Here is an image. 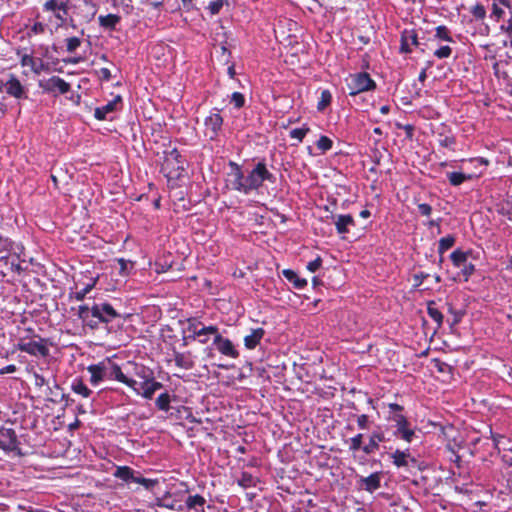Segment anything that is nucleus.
Listing matches in <instances>:
<instances>
[{
	"label": "nucleus",
	"mask_w": 512,
	"mask_h": 512,
	"mask_svg": "<svg viewBox=\"0 0 512 512\" xmlns=\"http://www.w3.org/2000/svg\"><path fill=\"white\" fill-rule=\"evenodd\" d=\"M186 164V160L182 157L179 151L174 148L165 152L164 161L161 166V172L168 180H177L185 171Z\"/></svg>",
	"instance_id": "1"
},
{
	"label": "nucleus",
	"mask_w": 512,
	"mask_h": 512,
	"mask_svg": "<svg viewBox=\"0 0 512 512\" xmlns=\"http://www.w3.org/2000/svg\"><path fill=\"white\" fill-rule=\"evenodd\" d=\"M246 195L262 187L265 181L276 182V177L268 169L264 161L258 162L255 167L245 176Z\"/></svg>",
	"instance_id": "2"
},
{
	"label": "nucleus",
	"mask_w": 512,
	"mask_h": 512,
	"mask_svg": "<svg viewBox=\"0 0 512 512\" xmlns=\"http://www.w3.org/2000/svg\"><path fill=\"white\" fill-rule=\"evenodd\" d=\"M349 96L357 102L361 93L371 91L376 88L375 81L366 72H359L350 75V81L347 84Z\"/></svg>",
	"instance_id": "3"
},
{
	"label": "nucleus",
	"mask_w": 512,
	"mask_h": 512,
	"mask_svg": "<svg viewBox=\"0 0 512 512\" xmlns=\"http://www.w3.org/2000/svg\"><path fill=\"white\" fill-rule=\"evenodd\" d=\"M387 421L394 424L395 430L393 435L397 438L404 440L407 443H411L415 437V431L410 427V422L407 417L401 413H394L387 415Z\"/></svg>",
	"instance_id": "4"
},
{
	"label": "nucleus",
	"mask_w": 512,
	"mask_h": 512,
	"mask_svg": "<svg viewBox=\"0 0 512 512\" xmlns=\"http://www.w3.org/2000/svg\"><path fill=\"white\" fill-rule=\"evenodd\" d=\"M38 87L43 93L54 96L67 94L71 90V85L59 76H52L47 79H40Z\"/></svg>",
	"instance_id": "5"
},
{
	"label": "nucleus",
	"mask_w": 512,
	"mask_h": 512,
	"mask_svg": "<svg viewBox=\"0 0 512 512\" xmlns=\"http://www.w3.org/2000/svg\"><path fill=\"white\" fill-rule=\"evenodd\" d=\"M441 434L447 442V449L456 457V461L460 460L457 451L462 447V437L460 432L451 424L441 427Z\"/></svg>",
	"instance_id": "6"
},
{
	"label": "nucleus",
	"mask_w": 512,
	"mask_h": 512,
	"mask_svg": "<svg viewBox=\"0 0 512 512\" xmlns=\"http://www.w3.org/2000/svg\"><path fill=\"white\" fill-rule=\"evenodd\" d=\"M16 432L11 428H0V449L6 452H14L21 456L23 453L19 447Z\"/></svg>",
	"instance_id": "7"
},
{
	"label": "nucleus",
	"mask_w": 512,
	"mask_h": 512,
	"mask_svg": "<svg viewBox=\"0 0 512 512\" xmlns=\"http://www.w3.org/2000/svg\"><path fill=\"white\" fill-rule=\"evenodd\" d=\"M119 316V313L110 303H94L92 306V317L96 318L98 323H110Z\"/></svg>",
	"instance_id": "8"
},
{
	"label": "nucleus",
	"mask_w": 512,
	"mask_h": 512,
	"mask_svg": "<svg viewBox=\"0 0 512 512\" xmlns=\"http://www.w3.org/2000/svg\"><path fill=\"white\" fill-rule=\"evenodd\" d=\"M44 12L52 13L59 21V25H63L68 16V3L59 0H47L42 7Z\"/></svg>",
	"instance_id": "9"
},
{
	"label": "nucleus",
	"mask_w": 512,
	"mask_h": 512,
	"mask_svg": "<svg viewBox=\"0 0 512 512\" xmlns=\"http://www.w3.org/2000/svg\"><path fill=\"white\" fill-rule=\"evenodd\" d=\"M107 371H108L107 379L117 380V381L125 384L129 388L133 389V391L136 394H139V389L137 387L138 382L136 380H134L133 378H130L127 375H125L123 373V371L121 370L120 366L111 362L110 359H109V366H107Z\"/></svg>",
	"instance_id": "10"
},
{
	"label": "nucleus",
	"mask_w": 512,
	"mask_h": 512,
	"mask_svg": "<svg viewBox=\"0 0 512 512\" xmlns=\"http://www.w3.org/2000/svg\"><path fill=\"white\" fill-rule=\"evenodd\" d=\"M17 348L20 351L26 352L32 356L46 357L49 355V348L45 344V339L42 338L40 339V341H20L17 344Z\"/></svg>",
	"instance_id": "11"
},
{
	"label": "nucleus",
	"mask_w": 512,
	"mask_h": 512,
	"mask_svg": "<svg viewBox=\"0 0 512 512\" xmlns=\"http://www.w3.org/2000/svg\"><path fill=\"white\" fill-rule=\"evenodd\" d=\"M386 435L380 426H377L368 437V443L362 447L366 455L375 453L380 448V444L387 441Z\"/></svg>",
	"instance_id": "12"
},
{
	"label": "nucleus",
	"mask_w": 512,
	"mask_h": 512,
	"mask_svg": "<svg viewBox=\"0 0 512 512\" xmlns=\"http://www.w3.org/2000/svg\"><path fill=\"white\" fill-rule=\"evenodd\" d=\"M4 88L9 96H12L16 99L27 98L25 87L22 85L20 80L13 74H11L8 80L4 83Z\"/></svg>",
	"instance_id": "13"
},
{
	"label": "nucleus",
	"mask_w": 512,
	"mask_h": 512,
	"mask_svg": "<svg viewBox=\"0 0 512 512\" xmlns=\"http://www.w3.org/2000/svg\"><path fill=\"white\" fill-rule=\"evenodd\" d=\"M213 344L221 354L234 359L239 357V352L234 347L232 341L228 338L222 337L219 332L217 333L216 337L213 338Z\"/></svg>",
	"instance_id": "14"
},
{
	"label": "nucleus",
	"mask_w": 512,
	"mask_h": 512,
	"mask_svg": "<svg viewBox=\"0 0 512 512\" xmlns=\"http://www.w3.org/2000/svg\"><path fill=\"white\" fill-rule=\"evenodd\" d=\"M107 366H109V359L87 367L88 372L91 374L90 382L92 385H97L104 379H107Z\"/></svg>",
	"instance_id": "15"
},
{
	"label": "nucleus",
	"mask_w": 512,
	"mask_h": 512,
	"mask_svg": "<svg viewBox=\"0 0 512 512\" xmlns=\"http://www.w3.org/2000/svg\"><path fill=\"white\" fill-rule=\"evenodd\" d=\"M231 167V187L233 190L238 191L246 195V184H245V175L241 170V167L235 163L230 162Z\"/></svg>",
	"instance_id": "16"
},
{
	"label": "nucleus",
	"mask_w": 512,
	"mask_h": 512,
	"mask_svg": "<svg viewBox=\"0 0 512 512\" xmlns=\"http://www.w3.org/2000/svg\"><path fill=\"white\" fill-rule=\"evenodd\" d=\"M383 473L381 471L374 472L367 477H360L358 485L361 489L373 493L381 487V479Z\"/></svg>",
	"instance_id": "17"
},
{
	"label": "nucleus",
	"mask_w": 512,
	"mask_h": 512,
	"mask_svg": "<svg viewBox=\"0 0 512 512\" xmlns=\"http://www.w3.org/2000/svg\"><path fill=\"white\" fill-rule=\"evenodd\" d=\"M392 463L397 467H409L411 464H416V459L410 454L409 449L406 450H395L390 454Z\"/></svg>",
	"instance_id": "18"
},
{
	"label": "nucleus",
	"mask_w": 512,
	"mask_h": 512,
	"mask_svg": "<svg viewBox=\"0 0 512 512\" xmlns=\"http://www.w3.org/2000/svg\"><path fill=\"white\" fill-rule=\"evenodd\" d=\"M122 97L117 95L113 100L109 101L107 104L97 107L94 111V116L97 120H105L107 119L108 114L117 110V106L121 104Z\"/></svg>",
	"instance_id": "19"
},
{
	"label": "nucleus",
	"mask_w": 512,
	"mask_h": 512,
	"mask_svg": "<svg viewBox=\"0 0 512 512\" xmlns=\"http://www.w3.org/2000/svg\"><path fill=\"white\" fill-rule=\"evenodd\" d=\"M139 389V394L145 399H152L155 392L163 387L161 382L155 380H150L148 382H140L137 385Z\"/></svg>",
	"instance_id": "20"
},
{
	"label": "nucleus",
	"mask_w": 512,
	"mask_h": 512,
	"mask_svg": "<svg viewBox=\"0 0 512 512\" xmlns=\"http://www.w3.org/2000/svg\"><path fill=\"white\" fill-rule=\"evenodd\" d=\"M418 38L415 30H404L401 35V45L400 52L401 53H411V46H417Z\"/></svg>",
	"instance_id": "21"
},
{
	"label": "nucleus",
	"mask_w": 512,
	"mask_h": 512,
	"mask_svg": "<svg viewBox=\"0 0 512 512\" xmlns=\"http://www.w3.org/2000/svg\"><path fill=\"white\" fill-rule=\"evenodd\" d=\"M266 331L259 327L255 329H251L250 333L244 337V346L248 350L255 349L259 344L260 341L265 336Z\"/></svg>",
	"instance_id": "22"
},
{
	"label": "nucleus",
	"mask_w": 512,
	"mask_h": 512,
	"mask_svg": "<svg viewBox=\"0 0 512 512\" xmlns=\"http://www.w3.org/2000/svg\"><path fill=\"white\" fill-rule=\"evenodd\" d=\"M205 127L211 132L210 138H214L222 127L223 119L219 113H211L205 119Z\"/></svg>",
	"instance_id": "23"
},
{
	"label": "nucleus",
	"mask_w": 512,
	"mask_h": 512,
	"mask_svg": "<svg viewBox=\"0 0 512 512\" xmlns=\"http://www.w3.org/2000/svg\"><path fill=\"white\" fill-rule=\"evenodd\" d=\"M334 224L339 234H346L349 232V226H355V221L350 214H340L335 217Z\"/></svg>",
	"instance_id": "24"
},
{
	"label": "nucleus",
	"mask_w": 512,
	"mask_h": 512,
	"mask_svg": "<svg viewBox=\"0 0 512 512\" xmlns=\"http://www.w3.org/2000/svg\"><path fill=\"white\" fill-rule=\"evenodd\" d=\"M219 329L217 326H204L202 325L199 330L194 331V339H198L201 344H205L208 342V336L213 335L216 337Z\"/></svg>",
	"instance_id": "25"
},
{
	"label": "nucleus",
	"mask_w": 512,
	"mask_h": 512,
	"mask_svg": "<svg viewBox=\"0 0 512 512\" xmlns=\"http://www.w3.org/2000/svg\"><path fill=\"white\" fill-rule=\"evenodd\" d=\"M174 361L177 367L185 370H190L194 367V361L191 352H175Z\"/></svg>",
	"instance_id": "26"
},
{
	"label": "nucleus",
	"mask_w": 512,
	"mask_h": 512,
	"mask_svg": "<svg viewBox=\"0 0 512 512\" xmlns=\"http://www.w3.org/2000/svg\"><path fill=\"white\" fill-rule=\"evenodd\" d=\"M77 316L87 326L93 329L98 327V322L90 319V317H92V307H89L88 305H80L77 309Z\"/></svg>",
	"instance_id": "27"
},
{
	"label": "nucleus",
	"mask_w": 512,
	"mask_h": 512,
	"mask_svg": "<svg viewBox=\"0 0 512 512\" xmlns=\"http://www.w3.org/2000/svg\"><path fill=\"white\" fill-rule=\"evenodd\" d=\"M282 274L289 282L293 283L296 289L301 290L307 286V280L300 278L297 273L291 269H284Z\"/></svg>",
	"instance_id": "28"
},
{
	"label": "nucleus",
	"mask_w": 512,
	"mask_h": 512,
	"mask_svg": "<svg viewBox=\"0 0 512 512\" xmlns=\"http://www.w3.org/2000/svg\"><path fill=\"white\" fill-rule=\"evenodd\" d=\"M133 373L135 376L140 378L142 380V382H148V381L154 379L153 371L150 368H148L142 364L134 363L133 364Z\"/></svg>",
	"instance_id": "29"
},
{
	"label": "nucleus",
	"mask_w": 512,
	"mask_h": 512,
	"mask_svg": "<svg viewBox=\"0 0 512 512\" xmlns=\"http://www.w3.org/2000/svg\"><path fill=\"white\" fill-rule=\"evenodd\" d=\"M135 471L128 466H118L113 476L125 482H133Z\"/></svg>",
	"instance_id": "30"
},
{
	"label": "nucleus",
	"mask_w": 512,
	"mask_h": 512,
	"mask_svg": "<svg viewBox=\"0 0 512 512\" xmlns=\"http://www.w3.org/2000/svg\"><path fill=\"white\" fill-rule=\"evenodd\" d=\"M206 503V500L203 496L196 494L190 495L185 501V505L188 509H193L198 511V508H201V512H204L203 506Z\"/></svg>",
	"instance_id": "31"
},
{
	"label": "nucleus",
	"mask_w": 512,
	"mask_h": 512,
	"mask_svg": "<svg viewBox=\"0 0 512 512\" xmlns=\"http://www.w3.org/2000/svg\"><path fill=\"white\" fill-rule=\"evenodd\" d=\"M71 389L74 393L81 395L82 397H89L92 391L87 387L81 378H75L71 384Z\"/></svg>",
	"instance_id": "32"
},
{
	"label": "nucleus",
	"mask_w": 512,
	"mask_h": 512,
	"mask_svg": "<svg viewBox=\"0 0 512 512\" xmlns=\"http://www.w3.org/2000/svg\"><path fill=\"white\" fill-rule=\"evenodd\" d=\"M447 178L452 186H459L467 180L472 179L471 174H465L459 171L448 172Z\"/></svg>",
	"instance_id": "33"
},
{
	"label": "nucleus",
	"mask_w": 512,
	"mask_h": 512,
	"mask_svg": "<svg viewBox=\"0 0 512 512\" xmlns=\"http://www.w3.org/2000/svg\"><path fill=\"white\" fill-rule=\"evenodd\" d=\"M98 20L101 27L113 30L119 23L120 17L115 14L100 15Z\"/></svg>",
	"instance_id": "34"
},
{
	"label": "nucleus",
	"mask_w": 512,
	"mask_h": 512,
	"mask_svg": "<svg viewBox=\"0 0 512 512\" xmlns=\"http://www.w3.org/2000/svg\"><path fill=\"white\" fill-rule=\"evenodd\" d=\"M20 64L25 67V66H29L31 67V70L36 73V74H39L40 71L42 69H44V64L41 62L40 63V66H36V63H35V60L34 58L29 55V54H23L21 56V59H20Z\"/></svg>",
	"instance_id": "35"
},
{
	"label": "nucleus",
	"mask_w": 512,
	"mask_h": 512,
	"mask_svg": "<svg viewBox=\"0 0 512 512\" xmlns=\"http://www.w3.org/2000/svg\"><path fill=\"white\" fill-rule=\"evenodd\" d=\"M427 313L429 317L437 323L438 327L442 325L444 317L443 314L435 307L434 301L428 302Z\"/></svg>",
	"instance_id": "36"
},
{
	"label": "nucleus",
	"mask_w": 512,
	"mask_h": 512,
	"mask_svg": "<svg viewBox=\"0 0 512 512\" xmlns=\"http://www.w3.org/2000/svg\"><path fill=\"white\" fill-rule=\"evenodd\" d=\"M468 252L462 250H455L451 253L450 259L455 267L461 268L467 262Z\"/></svg>",
	"instance_id": "37"
},
{
	"label": "nucleus",
	"mask_w": 512,
	"mask_h": 512,
	"mask_svg": "<svg viewBox=\"0 0 512 512\" xmlns=\"http://www.w3.org/2000/svg\"><path fill=\"white\" fill-rule=\"evenodd\" d=\"M170 403H171V396L167 392L160 394L155 401L156 407L159 410L165 411V412H168L170 410Z\"/></svg>",
	"instance_id": "38"
},
{
	"label": "nucleus",
	"mask_w": 512,
	"mask_h": 512,
	"mask_svg": "<svg viewBox=\"0 0 512 512\" xmlns=\"http://www.w3.org/2000/svg\"><path fill=\"white\" fill-rule=\"evenodd\" d=\"M133 482L134 483H138L142 486H144V488L146 490H151L154 488V486L158 483V481L156 479H148V478H144L141 476V474L139 472H136L135 473V476H134V479H133Z\"/></svg>",
	"instance_id": "39"
},
{
	"label": "nucleus",
	"mask_w": 512,
	"mask_h": 512,
	"mask_svg": "<svg viewBox=\"0 0 512 512\" xmlns=\"http://www.w3.org/2000/svg\"><path fill=\"white\" fill-rule=\"evenodd\" d=\"M455 244V237L452 235H447L439 240L438 252L440 255H443L445 251L450 249Z\"/></svg>",
	"instance_id": "40"
},
{
	"label": "nucleus",
	"mask_w": 512,
	"mask_h": 512,
	"mask_svg": "<svg viewBox=\"0 0 512 512\" xmlns=\"http://www.w3.org/2000/svg\"><path fill=\"white\" fill-rule=\"evenodd\" d=\"M349 444V451L351 452H357L358 450H362L363 445V434L358 433L348 441Z\"/></svg>",
	"instance_id": "41"
},
{
	"label": "nucleus",
	"mask_w": 512,
	"mask_h": 512,
	"mask_svg": "<svg viewBox=\"0 0 512 512\" xmlns=\"http://www.w3.org/2000/svg\"><path fill=\"white\" fill-rule=\"evenodd\" d=\"M310 131V128L307 125H304L301 128H294L290 131L289 136L292 139H296L299 143L303 141L306 134Z\"/></svg>",
	"instance_id": "42"
},
{
	"label": "nucleus",
	"mask_w": 512,
	"mask_h": 512,
	"mask_svg": "<svg viewBox=\"0 0 512 512\" xmlns=\"http://www.w3.org/2000/svg\"><path fill=\"white\" fill-rule=\"evenodd\" d=\"M152 506L176 510L174 501L170 500L168 496L156 498Z\"/></svg>",
	"instance_id": "43"
},
{
	"label": "nucleus",
	"mask_w": 512,
	"mask_h": 512,
	"mask_svg": "<svg viewBox=\"0 0 512 512\" xmlns=\"http://www.w3.org/2000/svg\"><path fill=\"white\" fill-rule=\"evenodd\" d=\"M238 484L243 488L253 487L256 484V479L247 472H243L238 479Z\"/></svg>",
	"instance_id": "44"
},
{
	"label": "nucleus",
	"mask_w": 512,
	"mask_h": 512,
	"mask_svg": "<svg viewBox=\"0 0 512 512\" xmlns=\"http://www.w3.org/2000/svg\"><path fill=\"white\" fill-rule=\"evenodd\" d=\"M316 146L322 153H325L332 148L333 141L329 137L322 135L318 139Z\"/></svg>",
	"instance_id": "45"
},
{
	"label": "nucleus",
	"mask_w": 512,
	"mask_h": 512,
	"mask_svg": "<svg viewBox=\"0 0 512 512\" xmlns=\"http://www.w3.org/2000/svg\"><path fill=\"white\" fill-rule=\"evenodd\" d=\"M331 100H332V95L330 93L329 90H323L321 92V97H320V100L317 104V108L319 111H322L324 110L330 103H331Z\"/></svg>",
	"instance_id": "46"
},
{
	"label": "nucleus",
	"mask_w": 512,
	"mask_h": 512,
	"mask_svg": "<svg viewBox=\"0 0 512 512\" xmlns=\"http://www.w3.org/2000/svg\"><path fill=\"white\" fill-rule=\"evenodd\" d=\"M470 13L473 15L474 18L478 20H483L486 17V9L483 4L476 3L474 6L471 7Z\"/></svg>",
	"instance_id": "47"
},
{
	"label": "nucleus",
	"mask_w": 512,
	"mask_h": 512,
	"mask_svg": "<svg viewBox=\"0 0 512 512\" xmlns=\"http://www.w3.org/2000/svg\"><path fill=\"white\" fill-rule=\"evenodd\" d=\"M435 37L448 42L453 41L449 29L444 25L436 27Z\"/></svg>",
	"instance_id": "48"
},
{
	"label": "nucleus",
	"mask_w": 512,
	"mask_h": 512,
	"mask_svg": "<svg viewBox=\"0 0 512 512\" xmlns=\"http://www.w3.org/2000/svg\"><path fill=\"white\" fill-rule=\"evenodd\" d=\"M230 103L234 105L235 108L240 109L245 104V98L244 95L240 92H234L232 93L230 97Z\"/></svg>",
	"instance_id": "49"
},
{
	"label": "nucleus",
	"mask_w": 512,
	"mask_h": 512,
	"mask_svg": "<svg viewBox=\"0 0 512 512\" xmlns=\"http://www.w3.org/2000/svg\"><path fill=\"white\" fill-rule=\"evenodd\" d=\"M95 285V281L90 283V284H87L84 288H82L81 290L79 291H76L74 293V299H76L77 301H82L86 295L92 290V288L94 287Z\"/></svg>",
	"instance_id": "50"
},
{
	"label": "nucleus",
	"mask_w": 512,
	"mask_h": 512,
	"mask_svg": "<svg viewBox=\"0 0 512 512\" xmlns=\"http://www.w3.org/2000/svg\"><path fill=\"white\" fill-rule=\"evenodd\" d=\"M228 0H213L208 5V10L212 15L218 14L224 3H227Z\"/></svg>",
	"instance_id": "51"
},
{
	"label": "nucleus",
	"mask_w": 512,
	"mask_h": 512,
	"mask_svg": "<svg viewBox=\"0 0 512 512\" xmlns=\"http://www.w3.org/2000/svg\"><path fill=\"white\" fill-rule=\"evenodd\" d=\"M451 54H452V49L448 45L441 46L434 52V56L439 59L448 58L451 56Z\"/></svg>",
	"instance_id": "52"
},
{
	"label": "nucleus",
	"mask_w": 512,
	"mask_h": 512,
	"mask_svg": "<svg viewBox=\"0 0 512 512\" xmlns=\"http://www.w3.org/2000/svg\"><path fill=\"white\" fill-rule=\"evenodd\" d=\"M81 45V40L78 37H70L66 39V47L68 52H74Z\"/></svg>",
	"instance_id": "53"
},
{
	"label": "nucleus",
	"mask_w": 512,
	"mask_h": 512,
	"mask_svg": "<svg viewBox=\"0 0 512 512\" xmlns=\"http://www.w3.org/2000/svg\"><path fill=\"white\" fill-rule=\"evenodd\" d=\"M475 272V266L472 263H467L462 265L461 273L464 277V281H468L469 277Z\"/></svg>",
	"instance_id": "54"
},
{
	"label": "nucleus",
	"mask_w": 512,
	"mask_h": 512,
	"mask_svg": "<svg viewBox=\"0 0 512 512\" xmlns=\"http://www.w3.org/2000/svg\"><path fill=\"white\" fill-rule=\"evenodd\" d=\"M356 421H357L358 428H360L362 430L368 429L371 424L369 416L366 414L358 415Z\"/></svg>",
	"instance_id": "55"
},
{
	"label": "nucleus",
	"mask_w": 512,
	"mask_h": 512,
	"mask_svg": "<svg viewBox=\"0 0 512 512\" xmlns=\"http://www.w3.org/2000/svg\"><path fill=\"white\" fill-rule=\"evenodd\" d=\"M120 266V274L126 275L128 274V270L133 268V262L129 260H125L120 258L117 260Z\"/></svg>",
	"instance_id": "56"
},
{
	"label": "nucleus",
	"mask_w": 512,
	"mask_h": 512,
	"mask_svg": "<svg viewBox=\"0 0 512 512\" xmlns=\"http://www.w3.org/2000/svg\"><path fill=\"white\" fill-rule=\"evenodd\" d=\"M322 265V259L320 256H318L316 259H314L313 261H310L308 264H307V270H309L310 272H316Z\"/></svg>",
	"instance_id": "57"
},
{
	"label": "nucleus",
	"mask_w": 512,
	"mask_h": 512,
	"mask_svg": "<svg viewBox=\"0 0 512 512\" xmlns=\"http://www.w3.org/2000/svg\"><path fill=\"white\" fill-rule=\"evenodd\" d=\"M33 377L35 380L34 383L36 387L41 388L48 384V381L44 378V376L40 375L36 371L33 372Z\"/></svg>",
	"instance_id": "58"
},
{
	"label": "nucleus",
	"mask_w": 512,
	"mask_h": 512,
	"mask_svg": "<svg viewBox=\"0 0 512 512\" xmlns=\"http://www.w3.org/2000/svg\"><path fill=\"white\" fill-rule=\"evenodd\" d=\"M504 15V10L500 8L496 3L492 6V13L490 15L491 18H495L498 21Z\"/></svg>",
	"instance_id": "59"
},
{
	"label": "nucleus",
	"mask_w": 512,
	"mask_h": 512,
	"mask_svg": "<svg viewBox=\"0 0 512 512\" xmlns=\"http://www.w3.org/2000/svg\"><path fill=\"white\" fill-rule=\"evenodd\" d=\"M202 326L201 322L197 318H191L188 320V330L194 334L195 330H199ZM194 335H192L193 337Z\"/></svg>",
	"instance_id": "60"
},
{
	"label": "nucleus",
	"mask_w": 512,
	"mask_h": 512,
	"mask_svg": "<svg viewBox=\"0 0 512 512\" xmlns=\"http://www.w3.org/2000/svg\"><path fill=\"white\" fill-rule=\"evenodd\" d=\"M429 277V274L428 273H424V272H420V273H417V274H414L413 276V279H414V286L415 287H419L420 285H422L423 281Z\"/></svg>",
	"instance_id": "61"
},
{
	"label": "nucleus",
	"mask_w": 512,
	"mask_h": 512,
	"mask_svg": "<svg viewBox=\"0 0 512 512\" xmlns=\"http://www.w3.org/2000/svg\"><path fill=\"white\" fill-rule=\"evenodd\" d=\"M418 211L423 216H430L432 212V207L427 203L418 204Z\"/></svg>",
	"instance_id": "62"
},
{
	"label": "nucleus",
	"mask_w": 512,
	"mask_h": 512,
	"mask_svg": "<svg viewBox=\"0 0 512 512\" xmlns=\"http://www.w3.org/2000/svg\"><path fill=\"white\" fill-rule=\"evenodd\" d=\"M501 30L507 33L510 38V46L512 47V17L508 19L507 25H502Z\"/></svg>",
	"instance_id": "63"
},
{
	"label": "nucleus",
	"mask_w": 512,
	"mask_h": 512,
	"mask_svg": "<svg viewBox=\"0 0 512 512\" xmlns=\"http://www.w3.org/2000/svg\"><path fill=\"white\" fill-rule=\"evenodd\" d=\"M439 144L442 147H452L455 144V139L453 137L446 136L443 139H440Z\"/></svg>",
	"instance_id": "64"
}]
</instances>
